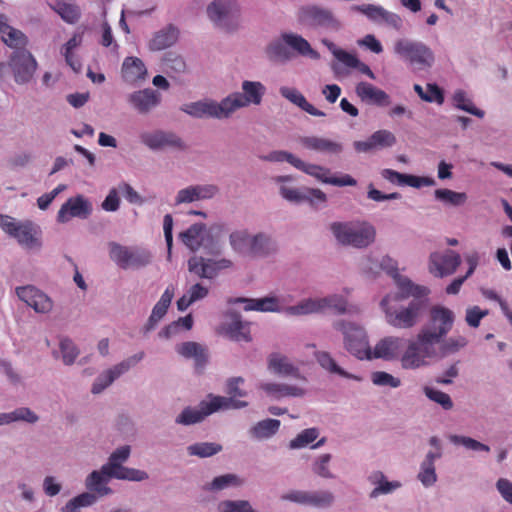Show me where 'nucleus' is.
Masks as SVG:
<instances>
[{
  "label": "nucleus",
  "mask_w": 512,
  "mask_h": 512,
  "mask_svg": "<svg viewBox=\"0 0 512 512\" xmlns=\"http://www.w3.org/2000/svg\"><path fill=\"white\" fill-rule=\"evenodd\" d=\"M176 351L184 358H193L197 369H202L207 362V351L197 342H183L176 346Z\"/></svg>",
  "instance_id": "obj_28"
},
{
  "label": "nucleus",
  "mask_w": 512,
  "mask_h": 512,
  "mask_svg": "<svg viewBox=\"0 0 512 512\" xmlns=\"http://www.w3.org/2000/svg\"><path fill=\"white\" fill-rule=\"evenodd\" d=\"M20 300L34 309L37 313H48L53 308V301L44 292L32 285L16 288Z\"/></svg>",
  "instance_id": "obj_16"
},
{
  "label": "nucleus",
  "mask_w": 512,
  "mask_h": 512,
  "mask_svg": "<svg viewBox=\"0 0 512 512\" xmlns=\"http://www.w3.org/2000/svg\"><path fill=\"white\" fill-rule=\"evenodd\" d=\"M461 264V257L453 250L444 253H432L430 256V272L437 277L453 274Z\"/></svg>",
  "instance_id": "obj_18"
},
{
  "label": "nucleus",
  "mask_w": 512,
  "mask_h": 512,
  "mask_svg": "<svg viewBox=\"0 0 512 512\" xmlns=\"http://www.w3.org/2000/svg\"><path fill=\"white\" fill-rule=\"evenodd\" d=\"M242 93H233L224 98L228 108L229 116L238 108L248 106L249 104H260L264 94V86L260 82L244 81L242 84Z\"/></svg>",
  "instance_id": "obj_11"
},
{
  "label": "nucleus",
  "mask_w": 512,
  "mask_h": 512,
  "mask_svg": "<svg viewBox=\"0 0 512 512\" xmlns=\"http://www.w3.org/2000/svg\"><path fill=\"white\" fill-rule=\"evenodd\" d=\"M184 111L197 118L214 117L222 119L229 117L228 108L224 99L220 103L206 101L187 104Z\"/></svg>",
  "instance_id": "obj_19"
},
{
  "label": "nucleus",
  "mask_w": 512,
  "mask_h": 512,
  "mask_svg": "<svg viewBox=\"0 0 512 512\" xmlns=\"http://www.w3.org/2000/svg\"><path fill=\"white\" fill-rule=\"evenodd\" d=\"M488 313V310H482L478 306L469 307L466 310L465 321L470 327L477 328Z\"/></svg>",
  "instance_id": "obj_62"
},
{
  "label": "nucleus",
  "mask_w": 512,
  "mask_h": 512,
  "mask_svg": "<svg viewBox=\"0 0 512 512\" xmlns=\"http://www.w3.org/2000/svg\"><path fill=\"white\" fill-rule=\"evenodd\" d=\"M319 436L317 428H308L299 433L294 439L290 441L289 447L291 449H299L308 446L314 442Z\"/></svg>",
  "instance_id": "obj_50"
},
{
  "label": "nucleus",
  "mask_w": 512,
  "mask_h": 512,
  "mask_svg": "<svg viewBox=\"0 0 512 512\" xmlns=\"http://www.w3.org/2000/svg\"><path fill=\"white\" fill-rule=\"evenodd\" d=\"M224 329L226 335L231 340L237 342H250L252 340L249 323L242 321L239 315H235L232 321L227 324Z\"/></svg>",
  "instance_id": "obj_36"
},
{
  "label": "nucleus",
  "mask_w": 512,
  "mask_h": 512,
  "mask_svg": "<svg viewBox=\"0 0 512 512\" xmlns=\"http://www.w3.org/2000/svg\"><path fill=\"white\" fill-rule=\"evenodd\" d=\"M141 141L150 149L157 150L165 147H176L183 149L184 145L179 137L173 133L156 131L152 133H143Z\"/></svg>",
  "instance_id": "obj_24"
},
{
  "label": "nucleus",
  "mask_w": 512,
  "mask_h": 512,
  "mask_svg": "<svg viewBox=\"0 0 512 512\" xmlns=\"http://www.w3.org/2000/svg\"><path fill=\"white\" fill-rule=\"evenodd\" d=\"M242 480L235 474H225L215 477L209 484L208 489L212 491H220L229 486H240Z\"/></svg>",
  "instance_id": "obj_51"
},
{
  "label": "nucleus",
  "mask_w": 512,
  "mask_h": 512,
  "mask_svg": "<svg viewBox=\"0 0 512 512\" xmlns=\"http://www.w3.org/2000/svg\"><path fill=\"white\" fill-rule=\"evenodd\" d=\"M404 185L411 186L414 188H420L423 186H433V185H435V180L431 177L404 174L403 180H402L400 186H404Z\"/></svg>",
  "instance_id": "obj_63"
},
{
  "label": "nucleus",
  "mask_w": 512,
  "mask_h": 512,
  "mask_svg": "<svg viewBox=\"0 0 512 512\" xmlns=\"http://www.w3.org/2000/svg\"><path fill=\"white\" fill-rule=\"evenodd\" d=\"M248 403L243 400H231L223 396H211L209 401H202L199 408H185L176 418L178 424L191 425L201 422L206 416L220 409H239L246 407Z\"/></svg>",
  "instance_id": "obj_4"
},
{
  "label": "nucleus",
  "mask_w": 512,
  "mask_h": 512,
  "mask_svg": "<svg viewBox=\"0 0 512 512\" xmlns=\"http://www.w3.org/2000/svg\"><path fill=\"white\" fill-rule=\"evenodd\" d=\"M396 143V137L388 130H378L365 141H355L357 152L367 153L375 149L391 147Z\"/></svg>",
  "instance_id": "obj_21"
},
{
  "label": "nucleus",
  "mask_w": 512,
  "mask_h": 512,
  "mask_svg": "<svg viewBox=\"0 0 512 512\" xmlns=\"http://www.w3.org/2000/svg\"><path fill=\"white\" fill-rule=\"evenodd\" d=\"M206 226L203 223L191 225L186 231L180 233L181 241L193 252L199 250L203 244Z\"/></svg>",
  "instance_id": "obj_37"
},
{
  "label": "nucleus",
  "mask_w": 512,
  "mask_h": 512,
  "mask_svg": "<svg viewBox=\"0 0 512 512\" xmlns=\"http://www.w3.org/2000/svg\"><path fill=\"white\" fill-rule=\"evenodd\" d=\"M424 393L430 400L438 403L445 410H450L453 407V402L450 396L445 392L426 386L424 388Z\"/></svg>",
  "instance_id": "obj_56"
},
{
  "label": "nucleus",
  "mask_w": 512,
  "mask_h": 512,
  "mask_svg": "<svg viewBox=\"0 0 512 512\" xmlns=\"http://www.w3.org/2000/svg\"><path fill=\"white\" fill-rule=\"evenodd\" d=\"M244 383V379L242 377H233L227 381L226 384V393L229 397L227 399L237 400V397H245L247 395L246 391L240 388V385Z\"/></svg>",
  "instance_id": "obj_60"
},
{
  "label": "nucleus",
  "mask_w": 512,
  "mask_h": 512,
  "mask_svg": "<svg viewBox=\"0 0 512 512\" xmlns=\"http://www.w3.org/2000/svg\"><path fill=\"white\" fill-rule=\"evenodd\" d=\"M222 512H254L247 501H226L221 504Z\"/></svg>",
  "instance_id": "obj_64"
},
{
  "label": "nucleus",
  "mask_w": 512,
  "mask_h": 512,
  "mask_svg": "<svg viewBox=\"0 0 512 512\" xmlns=\"http://www.w3.org/2000/svg\"><path fill=\"white\" fill-rule=\"evenodd\" d=\"M161 101V95L153 89L135 91L128 96V102L141 114H146Z\"/></svg>",
  "instance_id": "obj_22"
},
{
  "label": "nucleus",
  "mask_w": 512,
  "mask_h": 512,
  "mask_svg": "<svg viewBox=\"0 0 512 512\" xmlns=\"http://www.w3.org/2000/svg\"><path fill=\"white\" fill-rule=\"evenodd\" d=\"M355 9L374 22H381L383 15L385 13V9L383 7L376 6L373 4L359 5L356 6Z\"/></svg>",
  "instance_id": "obj_61"
},
{
  "label": "nucleus",
  "mask_w": 512,
  "mask_h": 512,
  "mask_svg": "<svg viewBox=\"0 0 512 512\" xmlns=\"http://www.w3.org/2000/svg\"><path fill=\"white\" fill-rule=\"evenodd\" d=\"M403 348V339L388 336L381 339L372 350V359L380 358L386 361L398 359Z\"/></svg>",
  "instance_id": "obj_23"
},
{
  "label": "nucleus",
  "mask_w": 512,
  "mask_h": 512,
  "mask_svg": "<svg viewBox=\"0 0 512 512\" xmlns=\"http://www.w3.org/2000/svg\"><path fill=\"white\" fill-rule=\"evenodd\" d=\"M441 457V453L428 452L424 461L421 463V469L418 474L419 481L425 486H432L437 481V475L435 471V460Z\"/></svg>",
  "instance_id": "obj_35"
},
{
  "label": "nucleus",
  "mask_w": 512,
  "mask_h": 512,
  "mask_svg": "<svg viewBox=\"0 0 512 512\" xmlns=\"http://www.w3.org/2000/svg\"><path fill=\"white\" fill-rule=\"evenodd\" d=\"M315 358L319 365L330 373L338 374L343 377H348V374L337 365L336 361L326 351H318L315 353Z\"/></svg>",
  "instance_id": "obj_48"
},
{
  "label": "nucleus",
  "mask_w": 512,
  "mask_h": 512,
  "mask_svg": "<svg viewBox=\"0 0 512 512\" xmlns=\"http://www.w3.org/2000/svg\"><path fill=\"white\" fill-rule=\"evenodd\" d=\"M371 380L373 384L377 386H389L392 388H397L401 384L399 378H396L393 375L384 371L373 372L371 375Z\"/></svg>",
  "instance_id": "obj_58"
},
{
  "label": "nucleus",
  "mask_w": 512,
  "mask_h": 512,
  "mask_svg": "<svg viewBox=\"0 0 512 512\" xmlns=\"http://www.w3.org/2000/svg\"><path fill=\"white\" fill-rule=\"evenodd\" d=\"M144 358V352L141 351L119 364L115 365L111 369L107 370L103 374H101L92 386V393L98 394L102 392L106 387L113 383L115 379H117L120 375L127 372L131 367L135 366L138 362H140Z\"/></svg>",
  "instance_id": "obj_14"
},
{
  "label": "nucleus",
  "mask_w": 512,
  "mask_h": 512,
  "mask_svg": "<svg viewBox=\"0 0 512 512\" xmlns=\"http://www.w3.org/2000/svg\"><path fill=\"white\" fill-rule=\"evenodd\" d=\"M453 104L456 108L468 112L478 118L484 117V111L474 106L463 90H457L453 95Z\"/></svg>",
  "instance_id": "obj_42"
},
{
  "label": "nucleus",
  "mask_w": 512,
  "mask_h": 512,
  "mask_svg": "<svg viewBox=\"0 0 512 512\" xmlns=\"http://www.w3.org/2000/svg\"><path fill=\"white\" fill-rule=\"evenodd\" d=\"M297 169L326 184H330L329 180L332 179L330 170L320 165L306 163L301 160Z\"/></svg>",
  "instance_id": "obj_45"
},
{
  "label": "nucleus",
  "mask_w": 512,
  "mask_h": 512,
  "mask_svg": "<svg viewBox=\"0 0 512 512\" xmlns=\"http://www.w3.org/2000/svg\"><path fill=\"white\" fill-rule=\"evenodd\" d=\"M232 266L229 259L213 260L202 256H193L188 260V270L199 278L213 279L218 273Z\"/></svg>",
  "instance_id": "obj_12"
},
{
  "label": "nucleus",
  "mask_w": 512,
  "mask_h": 512,
  "mask_svg": "<svg viewBox=\"0 0 512 512\" xmlns=\"http://www.w3.org/2000/svg\"><path fill=\"white\" fill-rule=\"evenodd\" d=\"M265 241L262 236L251 237L246 231H236L230 234V244L234 251L248 256L250 253L259 252L260 248L257 247V243Z\"/></svg>",
  "instance_id": "obj_25"
},
{
  "label": "nucleus",
  "mask_w": 512,
  "mask_h": 512,
  "mask_svg": "<svg viewBox=\"0 0 512 512\" xmlns=\"http://www.w3.org/2000/svg\"><path fill=\"white\" fill-rule=\"evenodd\" d=\"M187 450L190 455L205 458L211 457L222 451V446L212 442H201L188 446Z\"/></svg>",
  "instance_id": "obj_46"
},
{
  "label": "nucleus",
  "mask_w": 512,
  "mask_h": 512,
  "mask_svg": "<svg viewBox=\"0 0 512 512\" xmlns=\"http://www.w3.org/2000/svg\"><path fill=\"white\" fill-rule=\"evenodd\" d=\"M93 211L91 202L83 195L70 197L60 207L57 213V222L67 223L72 218L87 219Z\"/></svg>",
  "instance_id": "obj_13"
},
{
  "label": "nucleus",
  "mask_w": 512,
  "mask_h": 512,
  "mask_svg": "<svg viewBox=\"0 0 512 512\" xmlns=\"http://www.w3.org/2000/svg\"><path fill=\"white\" fill-rule=\"evenodd\" d=\"M467 340L462 337H451L437 345L438 356L435 358H442L450 354L458 352L461 348L465 347Z\"/></svg>",
  "instance_id": "obj_44"
},
{
  "label": "nucleus",
  "mask_w": 512,
  "mask_h": 512,
  "mask_svg": "<svg viewBox=\"0 0 512 512\" xmlns=\"http://www.w3.org/2000/svg\"><path fill=\"white\" fill-rule=\"evenodd\" d=\"M450 441L455 445H462L469 450L484 452L490 451V447L488 445L467 436L452 435L450 436Z\"/></svg>",
  "instance_id": "obj_52"
},
{
  "label": "nucleus",
  "mask_w": 512,
  "mask_h": 512,
  "mask_svg": "<svg viewBox=\"0 0 512 512\" xmlns=\"http://www.w3.org/2000/svg\"><path fill=\"white\" fill-rule=\"evenodd\" d=\"M109 256L122 269H139L151 262V253L140 247H127L116 242H110Z\"/></svg>",
  "instance_id": "obj_10"
},
{
  "label": "nucleus",
  "mask_w": 512,
  "mask_h": 512,
  "mask_svg": "<svg viewBox=\"0 0 512 512\" xmlns=\"http://www.w3.org/2000/svg\"><path fill=\"white\" fill-rule=\"evenodd\" d=\"M434 196L437 200L451 206L464 205L468 198L464 192H456L446 188L436 189Z\"/></svg>",
  "instance_id": "obj_41"
},
{
  "label": "nucleus",
  "mask_w": 512,
  "mask_h": 512,
  "mask_svg": "<svg viewBox=\"0 0 512 512\" xmlns=\"http://www.w3.org/2000/svg\"><path fill=\"white\" fill-rule=\"evenodd\" d=\"M414 90L423 101H426L429 103L435 102L439 105L443 104V102H444L443 91L436 84H430V83L427 84V90L433 91L435 93L433 98L430 97V95H426L424 89L419 84L414 85Z\"/></svg>",
  "instance_id": "obj_53"
},
{
  "label": "nucleus",
  "mask_w": 512,
  "mask_h": 512,
  "mask_svg": "<svg viewBox=\"0 0 512 512\" xmlns=\"http://www.w3.org/2000/svg\"><path fill=\"white\" fill-rule=\"evenodd\" d=\"M282 499L323 508L333 503L334 496L329 491H293L283 495Z\"/></svg>",
  "instance_id": "obj_20"
},
{
  "label": "nucleus",
  "mask_w": 512,
  "mask_h": 512,
  "mask_svg": "<svg viewBox=\"0 0 512 512\" xmlns=\"http://www.w3.org/2000/svg\"><path fill=\"white\" fill-rule=\"evenodd\" d=\"M280 427V421L277 419H265L259 421L251 428V434L257 439L269 438L277 433Z\"/></svg>",
  "instance_id": "obj_40"
},
{
  "label": "nucleus",
  "mask_w": 512,
  "mask_h": 512,
  "mask_svg": "<svg viewBox=\"0 0 512 512\" xmlns=\"http://www.w3.org/2000/svg\"><path fill=\"white\" fill-rule=\"evenodd\" d=\"M106 476L102 470L99 471H93L86 480V486L90 490H95L99 492L100 494H108L111 490L108 487H103V483L105 482Z\"/></svg>",
  "instance_id": "obj_55"
},
{
  "label": "nucleus",
  "mask_w": 512,
  "mask_h": 512,
  "mask_svg": "<svg viewBox=\"0 0 512 512\" xmlns=\"http://www.w3.org/2000/svg\"><path fill=\"white\" fill-rule=\"evenodd\" d=\"M186 68V62L180 55L169 52L163 58V69L169 77L175 78L182 75Z\"/></svg>",
  "instance_id": "obj_39"
},
{
  "label": "nucleus",
  "mask_w": 512,
  "mask_h": 512,
  "mask_svg": "<svg viewBox=\"0 0 512 512\" xmlns=\"http://www.w3.org/2000/svg\"><path fill=\"white\" fill-rule=\"evenodd\" d=\"M233 303H245L246 311L279 312V301L276 297H264L260 299L237 298Z\"/></svg>",
  "instance_id": "obj_34"
},
{
  "label": "nucleus",
  "mask_w": 512,
  "mask_h": 512,
  "mask_svg": "<svg viewBox=\"0 0 512 512\" xmlns=\"http://www.w3.org/2000/svg\"><path fill=\"white\" fill-rule=\"evenodd\" d=\"M287 47L283 40L273 42L267 48L268 56L274 61H287L291 57Z\"/></svg>",
  "instance_id": "obj_54"
},
{
  "label": "nucleus",
  "mask_w": 512,
  "mask_h": 512,
  "mask_svg": "<svg viewBox=\"0 0 512 512\" xmlns=\"http://www.w3.org/2000/svg\"><path fill=\"white\" fill-rule=\"evenodd\" d=\"M60 350L62 353L63 362L66 365L74 363L75 359L79 355V350L75 344L68 338H64L60 341Z\"/></svg>",
  "instance_id": "obj_57"
},
{
  "label": "nucleus",
  "mask_w": 512,
  "mask_h": 512,
  "mask_svg": "<svg viewBox=\"0 0 512 512\" xmlns=\"http://www.w3.org/2000/svg\"><path fill=\"white\" fill-rule=\"evenodd\" d=\"M398 288L401 291V297L408 296H421L427 294L425 287L414 285L408 278L402 277L397 273V276H393Z\"/></svg>",
  "instance_id": "obj_47"
},
{
  "label": "nucleus",
  "mask_w": 512,
  "mask_h": 512,
  "mask_svg": "<svg viewBox=\"0 0 512 512\" xmlns=\"http://www.w3.org/2000/svg\"><path fill=\"white\" fill-rule=\"evenodd\" d=\"M330 461H331L330 454H328V453L322 454L313 463V467H312L313 472L323 478H332L333 475L328 468Z\"/></svg>",
  "instance_id": "obj_59"
},
{
  "label": "nucleus",
  "mask_w": 512,
  "mask_h": 512,
  "mask_svg": "<svg viewBox=\"0 0 512 512\" xmlns=\"http://www.w3.org/2000/svg\"><path fill=\"white\" fill-rule=\"evenodd\" d=\"M260 388L275 399L286 396L300 397L305 393L304 389L287 384L263 383L260 385Z\"/></svg>",
  "instance_id": "obj_38"
},
{
  "label": "nucleus",
  "mask_w": 512,
  "mask_h": 512,
  "mask_svg": "<svg viewBox=\"0 0 512 512\" xmlns=\"http://www.w3.org/2000/svg\"><path fill=\"white\" fill-rule=\"evenodd\" d=\"M1 36L3 42L11 48H21L27 43L25 34L10 25H8V29Z\"/></svg>",
  "instance_id": "obj_49"
},
{
  "label": "nucleus",
  "mask_w": 512,
  "mask_h": 512,
  "mask_svg": "<svg viewBox=\"0 0 512 512\" xmlns=\"http://www.w3.org/2000/svg\"><path fill=\"white\" fill-rule=\"evenodd\" d=\"M280 94L289 100L291 103L295 104L303 111L307 112L312 116L323 117L325 113L317 108H315L312 104H310L306 98L300 93L296 88L290 87H281Z\"/></svg>",
  "instance_id": "obj_30"
},
{
  "label": "nucleus",
  "mask_w": 512,
  "mask_h": 512,
  "mask_svg": "<svg viewBox=\"0 0 512 512\" xmlns=\"http://www.w3.org/2000/svg\"><path fill=\"white\" fill-rule=\"evenodd\" d=\"M11 66L16 83L25 84L33 78L38 64L30 52L22 50L13 55Z\"/></svg>",
  "instance_id": "obj_15"
},
{
  "label": "nucleus",
  "mask_w": 512,
  "mask_h": 512,
  "mask_svg": "<svg viewBox=\"0 0 512 512\" xmlns=\"http://www.w3.org/2000/svg\"><path fill=\"white\" fill-rule=\"evenodd\" d=\"M299 20L311 27H334L337 21L333 13L326 8L309 5L300 9Z\"/></svg>",
  "instance_id": "obj_17"
},
{
  "label": "nucleus",
  "mask_w": 512,
  "mask_h": 512,
  "mask_svg": "<svg viewBox=\"0 0 512 512\" xmlns=\"http://www.w3.org/2000/svg\"><path fill=\"white\" fill-rule=\"evenodd\" d=\"M130 455L128 445L116 449L109 457V462L102 466V472L110 478L129 481H143L148 478L145 471L124 467L121 464L125 462Z\"/></svg>",
  "instance_id": "obj_9"
},
{
  "label": "nucleus",
  "mask_w": 512,
  "mask_h": 512,
  "mask_svg": "<svg viewBox=\"0 0 512 512\" xmlns=\"http://www.w3.org/2000/svg\"><path fill=\"white\" fill-rule=\"evenodd\" d=\"M281 39L288 47L296 51L298 54L310 57L312 59L319 58L318 52L315 51L309 42L302 36L294 33H282Z\"/></svg>",
  "instance_id": "obj_32"
},
{
  "label": "nucleus",
  "mask_w": 512,
  "mask_h": 512,
  "mask_svg": "<svg viewBox=\"0 0 512 512\" xmlns=\"http://www.w3.org/2000/svg\"><path fill=\"white\" fill-rule=\"evenodd\" d=\"M147 74L143 61L137 57H127L122 65V77L126 82L134 83Z\"/></svg>",
  "instance_id": "obj_31"
},
{
  "label": "nucleus",
  "mask_w": 512,
  "mask_h": 512,
  "mask_svg": "<svg viewBox=\"0 0 512 512\" xmlns=\"http://www.w3.org/2000/svg\"><path fill=\"white\" fill-rule=\"evenodd\" d=\"M356 94L362 101L377 106H388L391 102L389 95L385 91L368 82L358 83Z\"/></svg>",
  "instance_id": "obj_27"
},
{
  "label": "nucleus",
  "mask_w": 512,
  "mask_h": 512,
  "mask_svg": "<svg viewBox=\"0 0 512 512\" xmlns=\"http://www.w3.org/2000/svg\"><path fill=\"white\" fill-rule=\"evenodd\" d=\"M454 313L443 306L430 309L428 322L420 329L415 339L409 340L400 357L403 369H419L428 366L438 356L437 345L450 332Z\"/></svg>",
  "instance_id": "obj_1"
},
{
  "label": "nucleus",
  "mask_w": 512,
  "mask_h": 512,
  "mask_svg": "<svg viewBox=\"0 0 512 512\" xmlns=\"http://www.w3.org/2000/svg\"><path fill=\"white\" fill-rule=\"evenodd\" d=\"M334 327L343 333L345 347L351 354L361 360L372 359V349L368 345L366 333L361 326L351 322L338 321Z\"/></svg>",
  "instance_id": "obj_8"
},
{
  "label": "nucleus",
  "mask_w": 512,
  "mask_h": 512,
  "mask_svg": "<svg viewBox=\"0 0 512 512\" xmlns=\"http://www.w3.org/2000/svg\"><path fill=\"white\" fill-rule=\"evenodd\" d=\"M0 227L22 247L39 249L42 246V230L31 220L16 221L9 215L1 214Z\"/></svg>",
  "instance_id": "obj_2"
},
{
  "label": "nucleus",
  "mask_w": 512,
  "mask_h": 512,
  "mask_svg": "<svg viewBox=\"0 0 512 512\" xmlns=\"http://www.w3.org/2000/svg\"><path fill=\"white\" fill-rule=\"evenodd\" d=\"M179 36L178 29L172 24L158 31L149 42V48L152 51L164 50L172 46Z\"/></svg>",
  "instance_id": "obj_29"
},
{
  "label": "nucleus",
  "mask_w": 512,
  "mask_h": 512,
  "mask_svg": "<svg viewBox=\"0 0 512 512\" xmlns=\"http://www.w3.org/2000/svg\"><path fill=\"white\" fill-rule=\"evenodd\" d=\"M394 52L417 69H426L434 63L433 51L423 42L399 39L394 44Z\"/></svg>",
  "instance_id": "obj_7"
},
{
  "label": "nucleus",
  "mask_w": 512,
  "mask_h": 512,
  "mask_svg": "<svg viewBox=\"0 0 512 512\" xmlns=\"http://www.w3.org/2000/svg\"><path fill=\"white\" fill-rule=\"evenodd\" d=\"M232 2L229 0H215L207 7L209 18L213 22H221L231 11Z\"/></svg>",
  "instance_id": "obj_43"
},
{
  "label": "nucleus",
  "mask_w": 512,
  "mask_h": 512,
  "mask_svg": "<svg viewBox=\"0 0 512 512\" xmlns=\"http://www.w3.org/2000/svg\"><path fill=\"white\" fill-rule=\"evenodd\" d=\"M332 310L336 314L352 313L358 310L354 307L348 308L347 302L342 296L331 295L324 298H308L297 305L284 308V312L291 316L308 315Z\"/></svg>",
  "instance_id": "obj_5"
},
{
  "label": "nucleus",
  "mask_w": 512,
  "mask_h": 512,
  "mask_svg": "<svg viewBox=\"0 0 512 512\" xmlns=\"http://www.w3.org/2000/svg\"><path fill=\"white\" fill-rule=\"evenodd\" d=\"M268 368L278 375L300 377L298 368L290 363L286 356L279 353L270 354L268 357Z\"/></svg>",
  "instance_id": "obj_33"
},
{
  "label": "nucleus",
  "mask_w": 512,
  "mask_h": 512,
  "mask_svg": "<svg viewBox=\"0 0 512 512\" xmlns=\"http://www.w3.org/2000/svg\"><path fill=\"white\" fill-rule=\"evenodd\" d=\"M391 300L390 296H386L381 301L387 322L396 328L408 329L413 327L421 316L424 302L420 299H414L408 306L397 308L390 304Z\"/></svg>",
  "instance_id": "obj_6"
},
{
  "label": "nucleus",
  "mask_w": 512,
  "mask_h": 512,
  "mask_svg": "<svg viewBox=\"0 0 512 512\" xmlns=\"http://www.w3.org/2000/svg\"><path fill=\"white\" fill-rule=\"evenodd\" d=\"M301 145L309 150L324 154H340L343 150L341 143L318 136H305L300 138Z\"/></svg>",
  "instance_id": "obj_26"
},
{
  "label": "nucleus",
  "mask_w": 512,
  "mask_h": 512,
  "mask_svg": "<svg viewBox=\"0 0 512 512\" xmlns=\"http://www.w3.org/2000/svg\"><path fill=\"white\" fill-rule=\"evenodd\" d=\"M331 231L343 245L364 248L375 240V229L367 222H334Z\"/></svg>",
  "instance_id": "obj_3"
}]
</instances>
